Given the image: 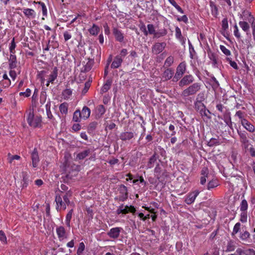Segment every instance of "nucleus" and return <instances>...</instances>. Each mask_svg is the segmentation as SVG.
I'll list each match as a JSON object with an SVG mask.
<instances>
[{"instance_id":"obj_1","label":"nucleus","mask_w":255,"mask_h":255,"mask_svg":"<svg viewBox=\"0 0 255 255\" xmlns=\"http://www.w3.org/2000/svg\"><path fill=\"white\" fill-rule=\"evenodd\" d=\"M201 84L199 83H194L187 88L185 89L181 94V97L186 99L191 96L195 95L201 89Z\"/></svg>"},{"instance_id":"obj_2","label":"nucleus","mask_w":255,"mask_h":255,"mask_svg":"<svg viewBox=\"0 0 255 255\" xmlns=\"http://www.w3.org/2000/svg\"><path fill=\"white\" fill-rule=\"evenodd\" d=\"M27 121L28 125L31 127H39L41 125V117L34 116L33 113H29L27 116Z\"/></svg>"},{"instance_id":"obj_3","label":"nucleus","mask_w":255,"mask_h":255,"mask_svg":"<svg viewBox=\"0 0 255 255\" xmlns=\"http://www.w3.org/2000/svg\"><path fill=\"white\" fill-rule=\"evenodd\" d=\"M186 65L185 62L180 63L176 68V71L173 77V81H177L185 72Z\"/></svg>"},{"instance_id":"obj_4","label":"nucleus","mask_w":255,"mask_h":255,"mask_svg":"<svg viewBox=\"0 0 255 255\" xmlns=\"http://www.w3.org/2000/svg\"><path fill=\"white\" fill-rule=\"evenodd\" d=\"M136 210L135 208L132 206H124V205H122L120 206L118 209L117 210V213L118 214H126L128 212H131L132 213H134L135 212Z\"/></svg>"},{"instance_id":"obj_5","label":"nucleus","mask_w":255,"mask_h":255,"mask_svg":"<svg viewBox=\"0 0 255 255\" xmlns=\"http://www.w3.org/2000/svg\"><path fill=\"white\" fill-rule=\"evenodd\" d=\"M134 133L131 131H124L120 135V138L122 141L126 142H132V140L134 138Z\"/></svg>"},{"instance_id":"obj_6","label":"nucleus","mask_w":255,"mask_h":255,"mask_svg":"<svg viewBox=\"0 0 255 255\" xmlns=\"http://www.w3.org/2000/svg\"><path fill=\"white\" fill-rule=\"evenodd\" d=\"M56 233L58 240L60 242L67 238L68 233L63 226L57 227L56 229Z\"/></svg>"},{"instance_id":"obj_7","label":"nucleus","mask_w":255,"mask_h":255,"mask_svg":"<svg viewBox=\"0 0 255 255\" xmlns=\"http://www.w3.org/2000/svg\"><path fill=\"white\" fill-rule=\"evenodd\" d=\"M166 46L165 42H156L152 47V52L155 55L159 54L164 50Z\"/></svg>"},{"instance_id":"obj_8","label":"nucleus","mask_w":255,"mask_h":255,"mask_svg":"<svg viewBox=\"0 0 255 255\" xmlns=\"http://www.w3.org/2000/svg\"><path fill=\"white\" fill-rule=\"evenodd\" d=\"M62 194H56L55 201L56 203V209L59 210H65L66 209L67 205L64 203L61 197Z\"/></svg>"},{"instance_id":"obj_9","label":"nucleus","mask_w":255,"mask_h":255,"mask_svg":"<svg viewBox=\"0 0 255 255\" xmlns=\"http://www.w3.org/2000/svg\"><path fill=\"white\" fill-rule=\"evenodd\" d=\"M194 81L193 76L191 75H187L184 76L179 81V86L183 87L192 83Z\"/></svg>"},{"instance_id":"obj_10","label":"nucleus","mask_w":255,"mask_h":255,"mask_svg":"<svg viewBox=\"0 0 255 255\" xmlns=\"http://www.w3.org/2000/svg\"><path fill=\"white\" fill-rule=\"evenodd\" d=\"M122 230L123 229L121 227L113 228L107 233V235L113 239H117L119 237Z\"/></svg>"},{"instance_id":"obj_11","label":"nucleus","mask_w":255,"mask_h":255,"mask_svg":"<svg viewBox=\"0 0 255 255\" xmlns=\"http://www.w3.org/2000/svg\"><path fill=\"white\" fill-rule=\"evenodd\" d=\"M200 191L198 190H196L193 192H190L187 196L185 199V202L186 204L190 205L193 203L196 198L200 193Z\"/></svg>"},{"instance_id":"obj_12","label":"nucleus","mask_w":255,"mask_h":255,"mask_svg":"<svg viewBox=\"0 0 255 255\" xmlns=\"http://www.w3.org/2000/svg\"><path fill=\"white\" fill-rule=\"evenodd\" d=\"M118 191L120 193V200L122 201H124L126 200L128 198V189L127 187L124 185H121L118 188Z\"/></svg>"},{"instance_id":"obj_13","label":"nucleus","mask_w":255,"mask_h":255,"mask_svg":"<svg viewBox=\"0 0 255 255\" xmlns=\"http://www.w3.org/2000/svg\"><path fill=\"white\" fill-rule=\"evenodd\" d=\"M241 123L243 127L248 131L250 132H254L255 131V127L249 121L246 120H242Z\"/></svg>"},{"instance_id":"obj_14","label":"nucleus","mask_w":255,"mask_h":255,"mask_svg":"<svg viewBox=\"0 0 255 255\" xmlns=\"http://www.w3.org/2000/svg\"><path fill=\"white\" fill-rule=\"evenodd\" d=\"M23 12L24 15L29 19H33L36 17V12L31 8H23Z\"/></svg>"},{"instance_id":"obj_15","label":"nucleus","mask_w":255,"mask_h":255,"mask_svg":"<svg viewBox=\"0 0 255 255\" xmlns=\"http://www.w3.org/2000/svg\"><path fill=\"white\" fill-rule=\"evenodd\" d=\"M31 159L32 161V166L34 168L38 166L39 161V156L37 150L35 148L31 153Z\"/></svg>"},{"instance_id":"obj_16","label":"nucleus","mask_w":255,"mask_h":255,"mask_svg":"<svg viewBox=\"0 0 255 255\" xmlns=\"http://www.w3.org/2000/svg\"><path fill=\"white\" fill-rule=\"evenodd\" d=\"M113 34L116 40L119 42H123L124 40V35L122 31L117 28L113 29Z\"/></svg>"},{"instance_id":"obj_17","label":"nucleus","mask_w":255,"mask_h":255,"mask_svg":"<svg viewBox=\"0 0 255 255\" xmlns=\"http://www.w3.org/2000/svg\"><path fill=\"white\" fill-rule=\"evenodd\" d=\"M236 248V245L235 242L233 240H230L227 243L226 248L225 251L226 252H233L235 250Z\"/></svg>"},{"instance_id":"obj_18","label":"nucleus","mask_w":255,"mask_h":255,"mask_svg":"<svg viewBox=\"0 0 255 255\" xmlns=\"http://www.w3.org/2000/svg\"><path fill=\"white\" fill-rule=\"evenodd\" d=\"M123 61V58H121L119 56H116L111 64V68L113 69L118 68L120 67Z\"/></svg>"},{"instance_id":"obj_19","label":"nucleus","mask_w":255,"mask_h":255,"mask_svg":"<svg viewBox=\"0 0 255 255\" xmlns=\"http://www.w3.org/2000/svg\"><path fill=\"white\" fill-rule=\"evenodd\" d=\"M91 153L90 149H86L83 151H81L76 155V159L78 160H82L88 156Z\"/></svg>"},{"instance_id":"obj_20","label":"nucleus","mask_w":255,"mask_h":255,"mask_svg":"<svg viewBox=\"0 0 255 255\" xmlns=\"http://www.w3.org/2000/svg\"><path fill=\"white\" fill-rule=\"evenodd\" d=\"M22 188H26L29 182V175L26 172H22Z\"/></svg>"},{"instance_id":"obj_21","label":"nucleus","mask_w":255,"mask_h":255,"mask_svg":"<svg viewBox=\"0 0 255 255\" xmlns=\"http://www.w3.org/2000/svg\"><path fill=\"white\" fill-rule=\"evenodd\" d=\"M17 61L16 56L14 54H10L9 58V67L12 69L16 67Z\"/></svg>"},{"instance_id":"obj_22","label":"nucleus","mask_w":255,"mask_h":255,"mask_svg":"<svg viewBox=\"0 0 255 255\" xmlns=\"http://www.w3.org/2000/svg\"><path fill=\"white\" fill-rule=\"evenodd\" d=\"M96 116L101 118L106 112V109L102 105L98 106L95 109Z\"/></svg>"},{"instance_id":"obj_23","label":"nucleus","mask_w":255,"mask_h":255,"mask_svg":"<svg viewBox=\"0 0 255 255\" xmlns=\"http://www.w3.org/2000/svg\"><path fill=\"white\" fill-rule=\"evenodd\" d=\"M80 112L82 119L86 120L88 119L90 116L91 110L88 107L85 106L83 108L82 111Z\"/></svg>"},{"instance_id":"obj_24","label":"nucleus","mask_w":255,"mask_h":255,"mask_svg":"<svg viewBox=\"0 0 255 255\" xmlns=\"http://www.w3.org/2000/svg\"><path fill=\"white\" fill-rule=\"evenodd\" d=\"M250 233L247 231H244L240 232V239L244 242H248L250 238Z\"/></svg>"},{"instance_id":"obj_25","label":"nucleus","mask_w":255,"mask_h":255,"mask_svg":"<svg viewBox=\"0 0 255 255\" xmlns=\"http://www.w3.org/2000/svg\"><path fill=\"white\" fill-rule=\"evenodd\" d=\"M58 76V69L57 67H54L53 71L49 75L48 80V83H53L54 80L57 78Z\"/></svg>"},{"instance_id":"obj_26","label":"nucleus","mask_w":255,"mask_h":255,"mask_svg":"<svg viewBox=\"0 0 255 255\" xmlns=\"http://www.w3.org/2000/svg\"><path fill=\"white\" fill-rule=\"evenodd\" d=\"M173 74L174 72L173 70L170 69H167L164 72L162 75V78L164 79V80H168L172 77Z\"/></svg>"},{"instance_id":"obj_27","label":"nucleus","mask_w":255,"mask_h":255,"mask_svg":"<svg viewBox=\"0 0 255 255\" xmlns=\"http://www.w3.org/2000/svg\"><path fill=\"white\" fill-rule=\"evenodd\" d=\"M72 196V193L71 191H68L66 193H65L64 195H62L61 197L62 198V200L67 205H69L70 204V202L69 200V198Z\"/></svg>"},{"instance_id":"obj_28","label":"nucleus","mask_w":255,"mask_h":255,"mask_svg":"<svg viewBox=\"0 0 255 255\" xmlns=\"http://www.w3.org/2000/svg\"><path fill=\"white\" fill-rule=\"evenodd\" d=\"M100 31V28L95 24H93L92 27L89 29V32L92 35H97Z\"/></svg>"},{"instance_id":"obj_29","label":"nucleus","mask_w":255,"mask_h":255,"mask_svg":"<svg viewBox=\"0 0 255 255\" xmlns=\"http://www.w3.org/2000/svg\"><path fill=\"white\" fill-rule=\"evenodd\" d=\"M175 37L180 41L184 43V39L181 34V31L178 26L175 27Z\"/></svg>"},{"instance_id":"obj_30","label":"nucleus","mask_w":255,"mask_h":255,"mask_svg":"<svg viewBox=\"0 0 255 255\" xmlns=\"http://www.w3.org/2000/svg\"><path fill=\"white\" fill-rule=\"evenodd\" d=\"M222 119L224 121L226 124L228 126L230 127L232 125L231 118L230 117V112L225 113L224 115L223 118Z\"/></svg>"},{"instance_id":"obj_31","label":"nucleus","mask_w":255,"mask_h":255,"mask_svg":"<svg viewBox=\"0 0 255 255\" xmlns=\"http://www.w3.org/2000/svg\"><path fill=\"white\" fill-rule=\"evenodd\" d=\"M73 210H70L66 216L65 223L68 227H70V222L72 219Z\"/></svg>"},{"instance_id":"obj_32","label":"nucleus","mask_w":255,"mask_h":255,"mask_svg":"<svg viewBox=\"0 0 255 255\" xmlns=\"http://www.w3.org/2000/svg\"><path fill=\"white\" fill-rule=\"evenodd\" d=\"M72 94V90L70 89H66L62 92V96L65 100L69 99Z\"/></svg>"},{"instance_id":"obj_33","label":"nucleus","mask_w":255,"mask_h":255,"mask_svg":"<svg viewBox=\"0 0 255 255\" xmlns=\"http://www.w3.org/2000/svg\"><path fill=\"white\" fill-rule=\"evenodd\" d=\"M34 2L40 5L43 16L46 17L47 16V9L45 3L41 1H34Z\"/></svg>"},{"instance_id":"obj_34","label":"nucleus","mask_w":255,"mask_h":255,"mask_svg":"<svg viewBox=\"0 0 255 255\" xmlns=\"http://www.w3.org/2000/svg\"><path fill=\"white\" fill-rule=\"evenodd\" d=\"M81 114L80 110H76L73 114V121L75 122H80L81 119H82Z\"/></svg>"},{"instance_id":"obj_35","label":"nucleus","mask_w":255,"mask_h":255,"mask_svg":"<svg viewBox=\"0 0 255 255\" xmlns=\"http://www.w3.org/2000/svg\"><path fill=\"white\" fill-rule=\"evenodd\" d=\"M157 158L155 154H153L149 159V161L147 164V167L148 168H151L153 167L155 162H156Z\"/></svg>"},{"instance_id":"obj_36","label":"nucleus","mask_w":255,"mask_h":255,"mask_svg":"<svg viewBox=\"0 0 255 255\" xmlns=\"http://www.w3.org/2000/svg\"><path fill=\"white\" fill-rule=\"evenodd\" d=\"M241 226V224L239 222L237 223L235 225V226L233 228V231L231 234L232 237H235V235L240 231Z\"/></svg>"},{"instance_id":"obj_37","label":"nucleus","mask_w":255,"mask_h":255,"mask_svg":"<svg viewBox=\"0 0 255 255\" xmlns=\"http://www.w3.org/2000/svg\"><path fill=\"white\" fill-rule=\"evenodd\" d=\"M240 26L245 32H248L250 29V25L247 22L240 21L239 23Z\"/></svg>"},{"instance_id":"obj_38","label":"nucleus","mask_w":255,"mask_h":255,"mask_svg":"<svg viewBox=\"0 0 255 255\" xmlns=\"http://www.w3.org/2000/svg\"><path fill=\"white\" fill-rule=\"evenodd\" d=\"M221 144L220 140L215 138H212L208 142V145L209 146H213L215 145H218Z\"/></svg>"},{"instance_id":"obj_39","label":"nucleus","mask_w":255,"mask_h":255,"mask_svg":"<svg viewBox=\"0 0 255 255\" xmlns=\"http://www.w3.org/2000/svg\"><path fill=\"white\" fill-rule=\"evenodd\" d=\"M194 106L195 109L200 112L205 108V105L200 101H197L194 103Z\"/></svg>"},{"instance_id":"obj_40","label":"nucleus","mask_w":255,"mask_h":255,"mask_svg":"<svg viewBox=\"0 0 255 255\" xmlns=\"http://www.w3.org/2000/svg\"><path fill=\"white\" fill-rule=\"evenodd\" d=\"M68 104L63 103L59 106V110L60 112L63 114H66L68 112Z\"/></svg>"},{"instance_id":"obj_41","label":"nucleus","mask_w":255,"mask_h":255,"mask_svg":"<svg viewBox=\"0 0 255 255\" xmlns=\"http://www.w3.org/2000/svg\"><path fill=\"white\" fill-rule=\"evenodd\" d=\"M240 208L241 211L247 212L248 208V204L247 201L245 199L242 201Z\"/></svg>"},{"instance_id":"obj_42","label":"nucleus","mask_w":255,"mask_h":255,"mask_svg":"<svg viewBox=\"0 0 255 255\" xmlns=\"http://www.w3.org/2000/svg\"><path fill=\"white\" fill-rule=\"evenodd\" d=\"M20 156L17 155H12L10 153L7 155V160L10 163H12L14 160H19Z\"/></svg>"},{"instance_id":"obj_43","label":"nucleus","mask_w":255,"mask_h":255,"mask_svg":"<svg viewBox=\"0 0 255 255\" xmlns=\"http://www.w3.org/2000/svg\"><path fill=\"white\" fill-rule=\"evenodd\" d=\"M174 58L172 56L168 57L165 61L164 65L166 67L170 66L173 63Z\"/></svg>"},{"instance_id":"obj_44","label":"nucleus","mask_w":255,"mask_h":255,"mask_svg":"<svg viewBox=\"0 0 255 255\" xmlns=\"http://www.w3.org/2000/svg\"><path fill=\"white\" fill-rule=\"evenodd\" d=\"M218 183L217 181L216 180H213L212 181H210L208 184L207 188L208 190H211V189H213L217 186H218Z\"/></svg>"},{"instance_id":"obj_45","label":"nucleus","mask_w":255,"mask_h":255,"mask_svg":"<svg viewBox=\"0 0 255 255\" xmlns=\"http://www.w3.org/2000/svg\"><path fill=\"white\" fill-rule=\"evenodd\" d=\"M247 212L242 211V213L240 215V221L242 223H246L247 221Z\"/></svg>"},{"instance_id":"obj_46","label":"nucleus","mask_w":255,"mask_h":255,"mask_svg":"<svg viewBox=\"0 0 255 255\" xmlns=\"http://www.w3.org/2000/svg\"><path fill=\"white\" fill-rule=\"evenodd\" d=\"M147 28L148 29V32L149 34H154V35H155L156 32L154 28V27L153 24H149L147 25Z\"/></svg>"},{"instance_id":"obj_47","label":"nucleus","mask_w":255,"mask_h":255,"mask_svg":"<svg viewBox=\"0 0 255 255\" xmlns=\"http://www.w3.org/2000/svg\"><path fill=\"white\" fill-rule=\"evenodd\" d=\"M85 245H84V243H83V242L80 243L79 244L78 248L77 251V255H80L81 254H82L83 252L85 250Z\"/></svg>"},{"instance_id":"obj_48","label":"nucleus","mask_w":255,"mask_h":255,"mask_svg":"<svg viewBox=\"0 0 255 255\" xmlns=\"http://www.w3.org/2000/svg\"><path fill=\"white\" fill-rule=\"evenodd\" d=\"M228 21L227 18H224L222 21V28L224 31H226L228 29Z\"/></svg>"},{"instance_id":"obj_49","label":"nucleus","mask_w":255,"mask_h":255,"mask_svg":"<svg viewBox=\"0 0 255 255\" xmlns=\"http://www.w3.org/2000/svg\"><path fill=\"white\" fill-rule=\"evenodd\" d=\"M220 48L222 52L226 56H229L231 54L230 51L228 49H227L225 46L220 45Z\"/></svg>"},{"instance_id":"obj_50","label":"nucleus","mask_w":255,"mask_h":255,"mask_svg":"<svg viewBox=\"0 0 255 255\" xmlns=\"http://www.w3.org/2000/svg\"><path fill=\"white\" fill-rule=\"evenodd\" d=\"M166 34H167V30L165 29H163L160 30L158 32H156L155 37L158 38L161 36H163L165 35Z\"/></svg>"},{"instance_id":"obj_51","label":"nucleus","mask_w":255,"mask_h":255,"mask_svg":"<svg viewBox=\"0 0 255 255\" xmlns=\"http://www.w3.org/2000/svg\"><path fill=\"white\" fill-rule=\"evenodd\" d=\"M111 85V82L109 81L107 82L104 85V86L102 88V91L103 93H105L107 92L110 88Z\"/></svg>"},{"instance_id":"obj_52","label":"nucleus","mask_w":255,"mask_h":255,"mask_svg":"<svg viewBox=\"0 0 255 255\" xmlns=\"http://www.w3.org/2000/svg\"><path fill=\"white\" fill-rule=\"evenodd\" d=\"M210 6L211 7L212 14L214 16L217 15L218 13V8L217 6L212 2L210 3Z\"/></svg>"},{"instance_id":"obj_53","label":"nucleus","mask_w":255,"mask_h":255,"mask_svg":"<svg viewBox=\"0 0 255 255\" xmlns=\"http://www.w3.org/2000/svg\"><path fill=\"white\" fill-rule=\"evenodd\" d=\"M226 60L227 61L229 62L231 66H232L234 69H236V70L238 69L239 67L238 66L237 63L235 61H232L231 59V58H230L229 57L227 58Z\"/></svg>"},{"instance_id":"obj_54","label":"nucleus","mask_w":255,"mask_h":255,"mask_svg":"<svg viewBox=\"0 0 255 255\" xmlns=\"http://www.w3.org/2000/svg\"><path fill=\"white\" fill-rule=\"evenodd\" d=\"M16 47V44L14 42V39L13 38L12 40L11 41L10 46H9V51L10 52V54H14L15 50L14 49Z\"/></svg>"},{"instance_id":"obj_55","label":"nucleus","mask_w":255,"mask_h":255,"mask_svg":"<svg viewBox=\"0 0 255 255\" xmlns=\"http://www.w3.org/2000/svg\"><path fill=\"white\" fill-rule=\"evenodd\" d=\"M161 173V168L159 164H157L154 169V173L157 178H159Z\"/></svg>"},{"instance_id":"obj_56","label":"nucleus","mask_w":255,"mask_h":255,"mask_svg":"<svg viewBox=\"0 0 255 255\" xmlns=\"http://www.w3.org/2000/svg\"><path fill=\"white\" fill-rule=\"evenodd\" d=\"M63 36L65 41H67L71 38L72 35L68 31H65L63 33Z\"/></svg>"},{"instance_id":"obj_57","label":"nucleus","mask_w":255,"mask_h":255,"mask_svg":"<svg viewBox=\"0 0 255 255\" xmlns=\"http://www.w3.org/2000/svg\"><path fill=\"white\" fill-rule=\"evenodd\" d=\"M31 95V90L30 89L27 88L26 89V91L25 92H20L19 93L20 96H23L25 97H28Z\"/></svg>"},{"instance_id":"obj_58","label":"nucleus","mask_w":255,"mask_h":255,"mask_svg":"<svg viewBox=\"0 0 255 255\" xmlns=\"http://www.w3.org/2000/svg\"><path fill=\"white\" fill-rule=\"evenodd\" d=\"M0 241L3 244L6 243V238L4 233L2 231H0Z\"/></svg>"},{"instance_id":"obj_59","label":"nucleus","mask_w":255,"mask_h":255,"mask_svg":"<svg viewBox=\"0 0 255 255\" xmlns=\"http://www.w3.org/2000/svg\"><path fill=\"white\" fill-rule=\"evenodd\" d=\"M46 113H47V118L50 120H52L53 118V116L51 113V112L50 111V107H48V105L47 104L46 105Z\"/></svg>"},{"instance_id":"obj_60","label":"nucleus","mask_w":255,"mask_h":255,"mask_svg":"<svg viewBox=\"0 0 255 255\" xmlns=\"http://www.w3.org/2000/svg\"><path fill=\"white\" fill-rule=\"evenodd\" d=\"M245 255H255V251L252 249H249L244 250V253Z\"/></svg>"},{"instance_id":"obj_61","label":"nucleus","mask_w":255,"mask_h":255,"mask_svg":"<svg viewBox=\"0 0 255 255\" xmlns=\"http://www.w3.org/2000/svg\"><path fill=\"white\" fill-rule=\"evenodd\" d=\"M210 59L212 61V64H213V66L217 67V65L218 64V60H217V59L216 57L215 56V55L214 54H212L210 57Z\"/></svg>"},{"instance_id":"obj_62","label":"nucleus","mask_w":255,"mask_h":255,"mask_svg":"<svg viewBox=\"0 0 255 255\" xmlns=\"http://www.w3.org/2000/svg\"><path fill=\"white\" fill-rule=\"evenodd\" d=\"M200 114L202 116L208 117V114H210V112L208 110L206 109V107L204 109L199 112Z\"/></svg>"},{"instance_id":"obj_63","label":"nucleus","mask_w":255,"mask_h":255,"mask_svg":"<svg viewBox=\"0 0 255 255\" xmlns=\"http://www.w3.org/2000/svg\"><path fill=\"white\" fill-rule=\"evenodd\" d=\"M127 54H128L127 50L126 49H123L121 51L120 54L117 56L121 57V58L123 59V58H124L127 55Z\"/></svg>"},{"instance_id":"obj_64","label":"nucleus","mask_w":255,"mask_h":255,"mask_svg":"<svg viewBox=\"0 0 255 255\" xmlns=\"http://www.w3.org/2000/svg\"><path fill=\"white\" fill-rule=\"evenodd\" d=\"M244 253V250L241 248H238L236 252L233 254H229V255H243Z\"/></svg>"}]
</instances>
